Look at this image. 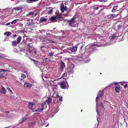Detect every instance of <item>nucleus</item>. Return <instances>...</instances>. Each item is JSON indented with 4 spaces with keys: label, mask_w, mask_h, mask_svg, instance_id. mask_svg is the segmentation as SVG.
<instances>
[{
    "label": "nucleus",
    "mask_w": 128,
    "mask_h": 128,
    "mask_svg": "<svg viewBox=\"0 0 128 128\" xmlns=\"http://www.w3.org/2000/svg\"><path fill=\"white\" fill-rule=\"evenodd\" d=\"M97 120H98V118H97Z\"/></svg>",
    "instance_id": "nucleus-57"
},
{
    "label": "nucleus",
    "mask_w": 128,
    "mask_h": 128,
    "mask_svg": "<svg viewBox=\"0 0 128 128\" xmlns=\"http://www.w3.org/2000/svg\"><path fill=\"white\" fill-rule=\"evenodd\" d=\"M6 112V113H9V112H7V111H6V112Z\"/></svg>",
    "instance_id": "nucleus-52"
},
{
    "label": "nucleus",
    "mask_w": 128,
    "mask_h": 128,
    "mask_svg": "<svg viewBox=\"0 0 128 128\" xmlns=\"http://www.w3.org/2000/svg\"><path fill=\"white\" fill-rule=\"evenodd\" d=\"M26 119H23L22 120V121H21V122H24Z\"/></svg>",
    "instance_id": "nucleus-49"
},
{
    "label": "nucleus",
    "mask_w": 128,
    "mask_h": 128,
    "mask_svg": "<svg viewBox=\"0 0 128 128\" xmlns=\"http://www.w3.org/2000/svg\"><path fill=\"white\" fill-rule=\"evenodd\" d=\"M6 90L2 86L1 88L0 89V93L2 94H5L6 92Z\"/></svg>",
    "instance_id": "nucleus-13"
},
{
    "label": "nucleus",
    "mask_w": 128,
    "mask_h": 128,
    "mask_svg": "<svg viewBox=\"0 0 128 128\" xmlns=\"http://www.w3.org/2000/svg\"><path fill=\"white\" fill-rule=\"evenodd\" d=\"M16 36V34H15L14 36V37H15Z\"/></svg>",
    "instance_id": "nucleus-53"
},
{
    "label": "nucleus",
    "mask_w": 128,
    "mask_h": 128,
    "mask_svg": "<svg viewBox=\"0 0 128 128\" xmlns=\"http://www.w3.org/2000/svg\"><path fill=\"white\" fill-rule=\"evenodd\" d=\"M45 61V62H50V60L49 58H46L44 59Z\"/></svg>",
    "instance_id": "nucleus-36"
},
{
    "label": "nucleus",
    "mask_w": 128,
    "mask_h": 128,
    "mask_svg": "<svg viewBox=\"0 0 128 128\" xmlns=\"http://www.w3.org/2000/svg\"><path fill=\"white\" fill-rule=\"evenodd\" d=\"M60 67L61 70H63L65 68V65L62 62H61L60 63Z\"/></svg>",
    "instance_id": "nucleus-19"
},
{
    "label": "nucleus",
    "mask_w": 128,
    "mask_h": 128,
    "mask_svg": "<svg viewBox=\"0 0 128 128\" xmlns=\"http://www.w3.org/2000/svg\"><path fill=\"white\" fill-rule=\"evenodd\" d=\"M6 24L7 25H10V23H7Z\"/></svg>",
    "instance_id": "nucleus-51"
},
{
    "label": "nucleus",
    "mask_w": 128,
    "mask_h": 128,
    "mask_svg": "<svg viewBox=\"0 0 128 128\" xmlns=\"http://www.w3.org/2000/svg\"><path fill=\"white\" fill-rule=\"evenodd\" d=\"M30 55L34 57H36L39 58L40 56L39 54L38 53L36 52V50L34 49L31 50V51L30 52Z\"/></svg>",
    "instance_id": "nucleus-6"
},
{
    "label": "nucleus",
    "mask_w": 128,
    "mask_h": 128,
    "mask_svg": "<svg viewBox=\"0 0 128 128\" xmlns=\"http://www.w3.org/2000/svg\"><path fill=\"white\" fill-rule=\"evenodd\" d=\"M60 6H61V10L62 12H64V10L66 11L68 10V8L66 6H64L63 4H61Z\"/></svg>",
    "instance_id": "nucleus-10"
},
{
    "label": "nucleus",
    "mask_w": 128,
    "mask_h": 128,
    "mask_svg": "<svg viewBox=\"0 0 128 128\" xmlns=\"http://www.w3.org/2000/svg\"><path fill=\"white\" fill-rule=\"evenodd\" d=\"M48 126V124L46 126H45V127H47Z\"/></svg>",
    "instance_id": "nucleus-54"
},
{
    "label": "nucleus",
    "mask_w": 128,
    "mask_h": 128,
    "mask_svg": "<svg viewBox=\"0 0 128 128\" xmlns=\"http://www.w3.org/2000/svg\"><path fill=\"white\" fill-rule=\"evenodd\" d=\"M125 83L124 82H122L121 84V85L124 86V85Z\"/></svg>",
    "instance_id": "nucleus-46"
},
{
    "label": "nucleus",
    "mask_w": 128,
    "mask_h": 128,
    "mask_svg": "<svg viewBox=\"0 0 128 128\" xmlns=\"http://www.w3.org/2000/svg\"><path fill=\"white\" fill-rule=\"evenodd\" d=\"M26 77V75L24 74H22L21 75V78H24Z\"/></svg>",
    "instance_id": "nucleus-33"
},
{
    "label": "nucleus",
    "mask_w": 128,
    "mask_h": 128,
    "mask_svg": "<svg viewBox=\"0 0 128 128\" xmlns=\"http://www.w3.org/2000/svg\"><path fill=\"white\" fill-rule=\"evenodd\" d=\"M126 33H125L124 34V36H120L119 37V38L118 39V40H119L118 41L119 42L122 41L124 40L125 37V34H126Z\"/></svg>",
    "instance_id": "nucleus-15"
},
{
    "label": "nucleus",
    "mask_w": 128,
    "mask_h": 128,
    "mask_svg": "<svg viewBox=\"0 0 128 128\" xmlns=\"http://www.w3.org/2000/svg\"><path fill=\"white\" fill-rule=\"evenodd\" d=\"M128 86V84H126L125 83V84H124V88H126L127 86Z\"/></svg>",
    "instance_id": "nucleus-44"
},
{
    "label": "nucleus",
    "mask_w": 128,
    "mask_h": 128,
    "mask_svg": "<svg viewBox=\"0 0 128 128\" xmlns=\"http://www.w3.org/2000/svg\"><path fill=\"white\" fill-rule=\"evenodd\" d=\"M18 44V43L17 42H16L15 40H14L12 41V46H16Z\"/></svg>",
    "instance_id": "nucleus-23"
},
{
    "label": "nucleus",
    "mask_w": 128,
    "mask_h": 128,
    "mask_svg": "<svg viewBox=\"0 0 128 128\" xmlns=\"http://www.w3.org/2000/svg\"><path fill=\"white\" fill-rule=\"evenodd\" d=\"M93 8L94 10H97L98 9V7H96L95 6H94V7Z\"/></svg>",
    "instance_id": "nucleus-43"
},
{
    "label": "nucleus",
    "mask_w": 128,
    "mask_h": 128,
    "mask_svg": "<svg viewBox=\"0 0 128 128\" xmlns=\"http://www.w3.org/2000/svg\"><path fill=\"white\" fill-rule=\"evenodd\" d=\"M125 119H124V121H125Z\"/></svg>",
    "instance_id": "nucleus-58"
},
{
    "label": "nucleus",
    "mask_w": 128,
    "mask_h": 128,
    "mask_svg": "<svg viewBox=\"0 0 128 128\" xmlns=\"http://www.w3.org/2000/svg\"><path fill=\"white\" fill-rule=\"evenodd\" d=\"M115 16V15L114 14H110L108 16V18H112Z\"/></svg>",
    "instance_id": "nucleus-28"
},
{
    "label": "nucleus",
    "mask_w": 128,
    "mask_h": 128,
    "mask_svg": "<svg viewBox=\"0 0 128 128\" xmlns=\"http://www.w3.org/2000/svg\"><path fill=\"white\" fill-rule=\"evenodd\" d=\"M46 40V41L48 44V43H54L55 42L54 41L50 39H47Z\"/></svg>",
    "instance_id": "nucleus-20"
},
{
    "label": "nucleus",
    "mask_w": 128,
    "mask_h": 128,
    "mask_svg": "<svg viewBox=\"0 0 128 128\" xmlns=\"http://www.w3.org/2000/svg\"><path fill=\"white\" fill-rule=\"evenodd\" d=\"M99 1L100 2H107V0H100Z\"/></svg>",
    "instance_id": "nucleus-42"
},
{
    "label": "nucleus",
    "mask_w": 128,
    "mask_h": 128,
    "mask_svg": "<svg viewBox=\"0 0 128 128\" xmlns=\"http://www.w3.org/2000/svg\"><path fill=\"white\" fill-rule=\"evenodd\" d=\"M32 46L28 44L27 45V48H28V49L29 50V52L31 51L30 50L32 48Z\"/></svg>",
    "instance_id": "nucleus-25"
},
{
    "label": "nucleus",
    "mask_w": 128,
    "mask_h": 128,
    "mask_svg": "<svg viewBox=\"0 0 128 128\" xmlns=\"http://www.w3.org/2000/svg\"><path fill=\"white\" fill-rule=\"evenodd\" d=\"M53 10L52 9L51 10L49 11L48 12V14H51L53 12Z\"/></svg>",
    "instance_id": "nucleus-31"
},
{
    "label": "nucleus",
    "mask_w": 128,
    "mask_h": 128,
    "mask_svg": "<svg viewBox=\"0 0 128 128\" xmlns=\"http://www.w3.org/2000/svg\"><path fill=\"white\" fill-rule=\"evenodd\" d=\"M118 7V6H113V9L112 10V12H114L115 11V10H116L117 8Z\"/></svg>",
    "instance_id": "nucleus-27"
},
{
    "label": "nucleus",
    "mask_w": 128,
    "mask_h": 128,
    "mask_svg": "<svg viewBox=\"0 0 128 128\" xmlns=\"http://www.w3.org/2000/svg\"><path fill=\"white\" fill-rule=\"evenodd\" d=\"M116 35L115 34H113L112 36V39H114V38H115V37H116Z\"/></svg>",
    "instance_id": "nucleus-39"
},
{
    "label": "nucleus",
    "mask_w": 128,
    "mask_h": 128,
    "mask_svg": "<svg viewBox=\"0 0 128 128\" xmlns=\"http://www.w3.org/2000/svg\"><path fill=\"white\" fill-rule=\"evenodd\" d=\"M90 59H89L88 60H86L85 61V63H88L89 62H90Z\"/></svg>",
    "instance_id": "nucleus-41"
},
{
    "label": "nucleus",
    "mask_w": 128,
    "mask_h": 128,
    "mask_svg": "<svg viewBox=\"0 0 128 128\" xmlns=\"http://www.w3.org/2000/svg\"><path fill=\"white\" fill-rule=\"evenodd\" d=\"M61 15L60 14H57L56 15V16H52L50 18L51 20L52 21H54L56 20L57 18H61Z\"/></svg>",
    "instance_id": "nucleus-11"
},
{
    "label": "nucleus",
    "mask_w": 128,
    "mask_h": 128,
    "mask_svg": "<svg viewBox=\"0 0 128 128\" xmlns=\"http://www.w3.org/2000/svg\"><path fill=\"white\" fill-rule=\"evenodd\" d=\"M34 14V12H30L28 13L26 15V16H32Z\"/></svg>",
    "instance_id": "nucleus-29"
},
{
    "label": "nucleus",
    "mask_w": 128,
    "mask_h": 128,
    "mask_svg": "<svg viewBox=\"0 0 128 128\" xmlns=\"http://www.w3.org/2000/svg\"><path fill=\"white\" fill-rule=\"evenodd\" d=\"M104 94V91H101V90H100L98 92V95L96 98V112L98 114H99L98 112V110L97 107V101L99 100L100 99V98H101L102 100V97L103 96Z\"/></svg>",
    "instance_id": "nucleus-3"
},
{
    "label": "nucleus",
    "mask_w": 128,
    "mask_h": 128,
    "mask_svg": "<svg viewBox=\"0 0 128 128\" xmlns=\"http://www.w3.org/2000/svg\"><path fill=\"white\" fill-rule=\"evenodd\" d=\"M100 105L103 108H104V105L101 102H100Z\"/></svg>",
    "instance_id": "nucleus-34"
},
{
    "label": "nucleus",
    "mask_w": 128,
    "mask_h": 128,
    "mask_svg": "<svg viewBox=\"0 0 128 128\" xmlns=\"http://www.w3.org/2000/svg\"><path fill=\"white\" fill-rule=\"evenodd\" d=\"M125 124H126V128H127L128 127V124L126 122H125Z\"/></svg>",
    "instance_id": "nucleus-47"
},
{
    "label": "nucleus",
    "mask_w": 128,
    "mask_h": 128,
    "mask_svg": "<svg viewBox=\"0 0 128 128\" xmlns=\"http://www.w3.org/2000/svg\"><path fill=\"white\" fill-rule=\"evenodd\" d=\"M51 98H49L46 100L42 104H40L39 106V108L36 109L35 110V112H40L42 111L44 108L47 107V106L46 104H49L51 101Z\"/></svg>",
    "instance_id": "nucleus-2"
},
{
    "label": "nucleus",
    "mask_w": 128,
    "mask_h": 128,
    "mask_svg": "<svg viewBox=\"0 0 128 128\" xmlns=\"http://www.w3.org/2000/svg\"><path fill=\"white\" fill-rule=\"evenodd\" d=\"M16 19L12 21L11 22V24H14L16 22Z\"/></svg>",
    "instance_id": "nucleus-30"
},
{
    "label": "nucleus",
    "mask_w": 128,
    "mask_h": 128,
    "mask_svg": "<svg viewBox=\"0 0 128 128\" xmlns=\"http://www.w3.org/2000/svg\"><path fill=\"white\" fill-rule=\"evenodd\" d=\"M79 43L76 44L74 46L72 47H70L67 48V50H70L72 52H75L76 51L77 47L79 44Z\"/></svg>",
    "instance_id": "nucleus-8"
},
{
    "label": "nucleus",
    "mask_w": 128,
    "mask_h": 128,
    "mask_svg": "<svg viewBox=\"0 0 128 128\" xmlns=\"http://www.w3.org/2000/svg\"><path fill=\"white\" fill-rule=\"evenodd\" d=\"M57 96H58V97H59V96H58V94L57 95Z\"/></svg>",
    "instance_id": "nucleus-55"
},
{
    "label": "nucleus",
    "mask_w": 128,
    "mask_h": 128,
    "mask_svg": "<svg viewBox=\"0 0 128 128\" xmlns=\"http://www.w3.org/2000/svg\"><path fill=\"white\" fill-rule=\"evenodd\" d=\"M73 66L72 65V66H72V67H73Z\"/></svg>",
    "instance_id": "nucleus-56"
},
{
    "label": "nucleus",
    "mask_w": 128,
    "mask_h": 128,
    "mask_svg": "<svg viewBox=\"0 0 128 128\" xmlns=\"http://www.w3.org/2000/svg\"><path fill=\"white\" fill-rule=\"evenodd\" d=\"M46 19L44 17H41L40 18V22H45L46 21Z\"/></svg>",
    "instance_id": "nucleus-22"
},
{
    "label": "nucleus",
    "mask_w": 128,
    "mask_h": 128,
    "mask_svg": "<svg viewBox=\"0 0 128 128\" xmlns=\"http://www.w3.org/2000/svg\"><path fill=\"white\" fill-rule=\"evenodd\" d=\"M118 28L119 30H120L122 28V26L120 25H119L118 26Z\"/></svg>",
    "instance_id": "nucleus-37"
},
{
    "label": "nucleus",
    "mask_w": 128,
    "mask_h": 128,
    "mask_svg": "<svg viewBox=\"0 0 128 128\" xmlns=\"http://www.w3.org/2000/svg\"><path fill=\"white\" fill-rule=\"evenodd\" d=\"M30 21L31 22V23L28 22H28H27V23L28 24V25H31L32 24V22L31 20H30Z\"/></svg>",
    "instance_id": "nucleus-35"
},
{
    "label": "nucleus",
    "mask_w": 128,
    "mask_h": 128,
    "mask_svg": "<svg viewBox=\"0 0 128 128\" xmlns=\"http://www.w3.org/2000/svg\"><path fill=\"white\" fill-rule=\"evenodd\" d=\"M114 84H115V85H116L117 84H118V83H116V82H114Z\"/></svg>",
    "instance_id": "nucleus-50"
},
{
    "label": "nucleus",
    "mask_w": 128,
    "mask_h": 128,
    "mask_svg": "<svg viewBox=\"0 0 128 128\" xmlns=\"http://www.w3.org/2000/svg\"><path fill=\"white\" fill-rule=\"evenodd\" d=\"M73 68L70 67L66 68L65 70V72L63 74V76L67 77V74H70L73 73Z\"/></svg>",
    "instance_id": "nucleus-4"
},
{
    "label": "nucleus",
    "mask_w": 128,
    "mask_h": 128,
    "mask_svg": "<svg viewBox=\"0 0 128 128\" xmlns=\"http://www.w3.org/2000/svg\"><path fill=\"white\" fill-rule=\"evenodd\" d=\"M36 105L34 103L30 102L28 106L29 108L33 112H35V108H36Z\"/></svg>",
    "instance_id": "nucleus-9"
},
{
    "label": "nucleus",
    "mask_w": 128,
    "mask_h": 128,
    "mask_svg": "<svg viewBox=\"0 0 128 128\" xmlns=\"http://www.w3.org/2000/svg\"><path fill=\"white\" fill-rule=\"evenodd\" d=\"M40 50L43 52L46 51L47 50V48L48 47L45 46H40Z\"/></svg>",
    "instance_id": "nucleus-14"
},
{
    "label": "nucleus",
    "mask_w": 128,
    "mask_h": 128,
    "mask_svg": "<svg viewBox=\"0 0 128 128\" xmlns=\"http://www.w3.org/2000/svg\"><path fill=\"white\" fill-rule=\"evenodd\" d=\"M8 71V70H4V69H2L0 70V76L4 74L5 72Z\"/></svg>",
    "instance_id": "nucleus-17"
},
{
    "label": "nucleus",
    "mask_w": 128,
    "mask_h": 128,
    "mask_svg": "<svg viewBox=\"0 0 128 128\" xmlns=\"http://www.w3.org/2000/svg\"><path fill=\"white\" fill-rule=\"evenodd\" d=\"M4 57V56L2 54H1L0 55V59L3 58Z\"/></svg>",
    "instance_id": "nucleus-40"
},
{
    "label": "nucleus",
    "mask_w": 128,
    "mask_h": 128,
    "mask_svg": "<svg viewBox=\"0 0 128 128\" xmlns=\"http://www.w3.org/2000/svg\"><path fill=\"white\" fill-rule=\"evenodd\" d=\"M8 90L9 92H11L13 94V92H12V90L10 89V88L9 87H8L6 88Z\"/></svg>",
    "instance_id": "nucleus-32"
},
{
    "label": "nucleus",
    "mask_w": 128,
    "mask_h": 128,
    "mask_svg": "<svg viewBox=\"0 0 128 128\" xmlns=\"http://www.w3.org/2000/svg\"><path fill=\"white\" fill-rule=\"evenodd\" d=\"M32 86V84L27 82H25L24 83V87L26 88H30Z\"/></svg>",
    "instance_id": "nucleus-12"
},
{
    "label": "nucleus",
    "mask_w": 128,
    "mask_h": 128,
    "mask_svg": "<svg viewBox=\"0 0 128 128\" xmlns=\"http://www.w3.org/2000/svg\"><path fill=\"white\" fill-rule=\"evenodd\" d=\"M24 8L22 6H20L18 7L14 8V10H20Z\"/></svg>",
    "instance_id": "nucleus-18"
},
{
    "label": "nucleus",
    "mask_w": 128,
    "mask_h": 128,
    "mask_svg": "<svg viewBox=\"0 0 128 128\" xmlns=\"http://www.w3.org/2000/svg\"><path fill=\"white\" fill-rule=\"evenodd\" d=\"M12 33L10 32H5L4 34V35H6V36H9Z\"/></svg>",
    "instance_id": "nucleus-24"
},
{
    "label": "nucleus",
    "mask_w": 128,
    "mask_h": 128,
    "mask_svg": "<svg viewBox=\"0 0 128 128\" xmlns=\"http://www.w3.org/2000/svg\"><path fill=\"white\" fill-rule=\"evenodd\" d=\"M45 31V30H41V33H42V32H44Z\"/></svg>",
    "instance_id": "nucleus-48"
},
{
    "label": "nucleus",
    "mask_w": 128,
    "mask_h": 128,
    "mask_svg": "<svg viewBox=\"0 0 128 128\" xmlns=\"http://www.w3.org/2000/svg\"><path fill=\"white\" fill-rule=\"evenodd\" d=\"M120 86L119 85H117L116 86L114 87V88H115V91L116 92H119L120 91Z\"/></svg>",
    "instance_id": "nucleus-16"
},
{
    "label": "nucleus",
    "mask_w": 128,
    "mask_h": 128,
    "mask_svg": "<svg viewBox=\"0 0 128 128\" xmlns=\"http://www.w3.org/2000/svg\"><path fill=\"white\" fill-rule=\"evenodd\" d=\"M39 0H27V2L28 3H32L36 1H37Z\"/></svg>",
    "instance_id": "nucleus-26"
},
{
    "label": "nucleus",
    "mask_w": 128,
    "mask_h": 128,
    "mask_svg": "<svg viewBox=\"0 0 128 128\" xmlns=\"http://www.w3.org/2000/svg\"><path fill=\"white\" fill-rule=\"evenodd\" d=\"M21 39H22L21 36H19L18 37V38H17V39H16V41L18 44H19L20 42Z\"/></svg>",
    "instance_id": "nucleus-21"
},
{
    "label": "nucleus",
    "mask_w": 128,
    "mask_h": 128,
    "mask_svg": "<svg viewBox=\"0 0 128 128\" xmlns=\"http://www.w3.org/2000/svg\"><path fill=\"white\" fill-rule=\"evenodd\" d=\"M59 100L61 101H62V96H61V97H60V98H59Z\"/></svg>",
    "instance_id": "nucleus-45"
},
{
    "label": "nucleus",
    "mask_w": 128,
    "mask_h": 128,
    "mask_svg": "<svg viewBox=\"0 0 128 128\" xmlns=\"http://www.w3.org/2000/svg\"><path fill=\"white\" fill-rule=\"evenodd\" d=\"M60 86L61 88L63 89H67L68 88V85L67 82L66 81H62L59 83Z\"/></svg>",
    "instance_id": "nucleus-5"
},
{
    "label": "nucleus",
    "mask_w": 128,
    "mask_h": 128,
    "mask_svg": "<svg viewBox=\"0 0 128 128\" xmlns=\"http://www.w3.org/2000/svg\"><path fill=\"white\" fill-rule=\"evenodd\" d=\"M54 53V52L52 53H50L48 55V56H53Z\"/></svg>",
    "instance_id": "nucleus-38"
},
{
    "label": "nucleus",
    "mask_w": 128,
    "mask_h": 128,
    "mask_svg": "<svg viewBox=\"0 0 128 128\" xmlns=\"http://www.w3.org/2000/svg\"><path fill=\"white\" fill-rule=\"evenodd\" d=\"M67 22L68 23L69 25L71 26H76L75 24V20L74 18H72L70 20L67 21Z\"/></svg>",
    "instance_id": "nucleus-7"
},
{
    "label": "nucleus",
    "mask_w": 128,
    "mask_h": 128,
    "mask_svg": "<svg viewBox=\"0 0 128 128\" xmlns=\"http://www.w3.org/2000/svg\"><path fill=\"white\" fill-rule=\"evenodd\" d=\"M96 46V45L94 44H92L91 46L90 44L87 45L85 48L86 50L85 54H87V57L88 56L96 50L95 48Z\"/></svg>",
    "instance_id": "nucleus-1"
}]
</instances>
